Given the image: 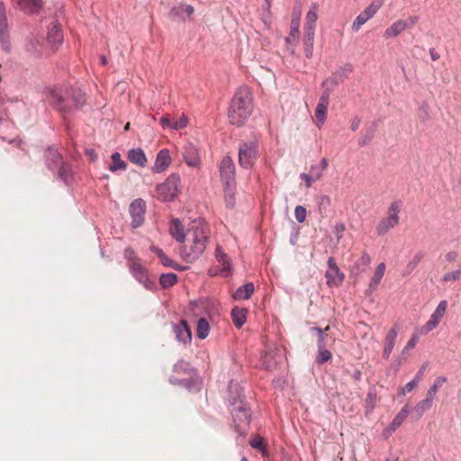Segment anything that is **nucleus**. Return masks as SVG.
<instances>
[{"label": "nucleus", "instance_id": "nucleus-50", "mask_svg": "<svg viewBox=\"0 0 461 461\" xmlns=\"http://www.w3.org/2000/svg\"><path fill=\"white\" fill-rule=\"evenodd\" d=\"M159 259H160V262L165 267H172V268H174L176 270H179V271H184L186 269V267L180 268V266L177 263H176L174 260H172L170 258H168L166 254L163 255Z\"/></svg>", "mask_w": 461, "mask_h": 461}, {"label": "nucleus", "instance_id": "nucleus-55", "mask_svg": "<svg viewBox=\"0 0 461 461\" xmlns=\"http://www.w3.org/2000/svg\"><path fill=\"white\" fill-rule=\"evenodd\" d=\"M72 100L76 107H80L85 103V95L81 91H75L72 95Z\"/></svg>", "mask_w": 461, "mask_h": 461}, {"label": "nucleus", "instance_id": "nucleus-39", "mask_svg": "<svg viewBox=\"0 0 461 461\" xmlns=\"http://www.w3.org/2000/svg\"><path fill=\"white\" fill-rule=\"evenodd\" d=\"M170 13L174 17H181L184 14H185L187 16H190L194 13V7L190 5L182 4L178 6L173 7Z\"/></svg>", "mask_w": 461, "mask_h": 461}, {"label": "nucleus", "instance_id": "nucleus-16", "mask_svg": "<svg viewBox=\"0 0 461 461\" xmlns=\"http://www.w3.org/2000/svg\"><path fill=\"white\" fill-rule=\"evenodd\" d=\"M171 163V157L167 149H161L156 157L152 171L155 173L164 172Z\"/></svg>", "mask_w": 461, "mask_h": 461}, {"label": "nucleus", "instance_id": "nucleus-49", "mask_svg": "<svg viewBox=\"0 0 461 461\" xmlns=\"http://www.w3.org/2000/svg\"><path fill=\"white\" fill-rule=\"evenodd\" d=\"M124 258L127 260V267L131 266V263H138L140 259L136 256L134 250L131 248H126L123 252Z\"/></svg>", "mask_w": 461, "mask_h": 461}, {"label": "nucleus", "instance_id": "nucleus-42", "mask_svg": "<svg viewBox=\"0 0 461 461\" xmlns=\"http://www.w3.org/2000/svg\"><path fill=\"white\" fill-rule=\"evenodd\" d=\"M447 382V377L438 376L428 390L427 395L434 399L438 390Z\"/></svg>", "mask_w": 461, "mask_h": 461}, {"label": "nucleus", "instance_id": "nucleus-52", "mask_svg": "<svg viewBox=\"0 0 461 461\" xmlns=\"http://www.w3.org/2000/svg\"><path fill=\"white\" fill-rule=\"evenodd\" d=\"M188 124V118L185 114H182L179 119L176 122H172L171 129L172 130H182L185 129Z\"/></svg>", "mask_w": 461, "mask_h": 461}, {"label": "nucleus", "instance_id": "nucleus-36", "mask_svg": "<svg viewBox=\"0 0 461 461\" xmlns=\"http://www.w3.org/2000/svg\"><path fill=\"white\" fill-rule=\"evenodd\" d=\"M385 272V264L380 263L377 267L375 268V271L374 273L373 277L371 278L369 288L371 290L376 289L377 285L380 284L384 275Z\"/></svg>", "mask_w": 461, "mask_h": 461}, {"label": "nucleus", "instance_id": "nucleus-33", "mask_svg": "<svg viewBox=\"0 0 461 461\" xmlns=\"http://www.w3.org/2000/svg\"><path fill=\"white\" fill-rule=\"evenodd\" d=\"M231 319L233 324L240 329L247 320V310L244 308L234 307L231 311Z\"/></svg>", "mask_w": 461, "mask_h": 461}, {"label": "nucleus", "instance_id": "nucleus-58", "mask_svg": "<svg viewBox=\"0 0 461 461\" xmlns=\"http://www.w3.org/2000/svg\"><path fill=\"white\" fill-rule=\"evenodd\" d=\"M300 177L305 182V185L308 188L311 187L314 182H316V179L312 175L307 173H302Z\"/></svg>", "mask_w": 461, "mask_h": 461}, {"label": "nucleus", "instance_id": "nucleus-24", "mask_svg": "<svg viewBox=\"0 0 461 461\" xmlns=\"http://www.w3.org/2000/svg\"><path fill=\"white\" fill-rule=\"evenodd\" d=\"M315 30L304 29L303 30V49L305 56L308 59L312 57L313 42H314Z\"/></svg>", "mask_w": 461, "mask_h": 461}, {"label": "nucleus", "instance_id": "nucleus-14", "mask_svg": "<svg viewBox=\"0 0 461 461\" xmlns=\"http://www.w3.org/2000/svg\"><path fill=\"white\" fill-rule=\"evenodd\" d=\"M329 99H330V89H326L323 91L319 103L316 107L315 116L316 120L319 123V127L324 124L327 117V111L329 106Z\"/></svg>", "mask_w": 461, "mask_h": 461}, {"label": "nucleus", "instance_id": "nucleus-26", "mask_svg": "<svg viewBox=\"0 0 461 461\" xmlns=\"http://www.w3.org/2000/svg\"><path fill=\"white\" fill-rule=\"evenodd\" d=\"M242 390L240 384L236 382L230 381L229 384V402L231 406L239 404L242 401Z\"/></svg>", "mask_w": 461, "mask_h": 461}, {"label": "nucleus", "instance_id": "nucleus-5", "mask_svg": "<svg viewBox=\"0 0 461 461\" xmlns=\"http://www.w3.org/2000/svg\"><path fill=\"white\" fill-rule=\"evenodd\" d=\"M179 177L176 175L169 176L165 182L156 187L158 197L162 201H172L177 194Z\"/></svg>", "mask_w": 461, "mask_h": 461}, {"label": "nucleus", "instance_id": "nucleus-23", "mask_svg": "<svg viewBox=\"0 0 461 461\" xmlns=\"http://www.w3.org/2000/svg\"><path fill=\"white\" fill-rule=\"evenodd\" d=\"M319 4L312 3L305 17L304 29L315 30L316 22L318 20Z\"/></svg>", "mask_w": 461, "mask_h": 461}, {"label": "nucleus", "instance_id": "nucleus-57", "mask_svg": "<svg viewBox=\"0 0 461 461\" xmlns=\"http://www.w3.org/2000/svg\"><path fill=\"white\" fill-rule=\"evenodd\" d=\"M323 172L324 171H322L319 166H317V165L311 166L310 175H312L316 179V181H319L322 177Z\"/></svg>", "mask_w": 461, "mask_h": 461}, {"label": "nucleus", "instance_id": "nucleus-60", "mask_svg": "<svg viewBox=\"0 0 461 461\" xmlns=\"http://www.w3.org/2000/svg\"><path fill=\"white\" fill-rule=\"evenodd\" d=\"M161 126L163 128H170L171 129V125H172V122H170V119H169V115L168 114H166V115H163L161 118H160V121H159Z\"/></svg>", "mask_w": 461, "mask_h": 461}, {"label": "nucleus", "instance_id": "nucleus-27", "mask_svg": "<svg viewBox=\"0 0 461 461\" xmlns=\"http://www.w3.org/2000/svg\"><path fill=\"white\" fill-rule=\"evenodd\" d=\"M409 414V409L407 406H404L400 412L393 418L390 425L387 427L385 431L388 434H391L392 432L395 431L404 421L406 417Z\"/></svg>", "mask_w": 461, "mask_h": 461}, {"label": "nucleus", "instance_id": "nucleus-59", "mask_svg": "<svg viewBox=\"0 0 461 461\" xmlns=\"http://www.w3.org/2000/svg\"><path fill=\"white\" fill-rule=\"evenodd\" d=\"M376 399H377L376 398V393L374 391H370L367 393L366 401V403L373 408L375 406V404Z\"/></svg>", "mask_w": 461, "mask_h": 461}, {"label": "nucleus", "instance_id": "nucleus-13", "mask_svg": "<svg viewBox=\"0 0 461 461\" xmlns=\"http://www.w3.org/2000/svg\"><path fill=\"white\" fill-rule=\"evenodd\" d=\"M221 179L223 184L236 183L235 165L230 157H224L220 164Z\"/></svg>", "mask_w": 461, "mask_h": 461}, {"label": "nucleus", "instance_id": "nucleus-6", "mask_svg": "<svg viewBox=\"0 0 461 461\" xmlns=\"http://www.w3.org/2000/svg\"><path fill=\"white\" fill-rule=\"evenodd\" d=\"M447 307V302L443 300L440 301L434 310V312L431 313L429 321L419 329V332L421 335H426L429 332L432 331L434 329H436L442 318L444 317L446 311Z\"/></svg>", "mask_w": 461, "mask_h": 461}, {"label": "nucleus", "instance_id": "nucleus-43", "mask_svg": "<svg viewBox=\"0 0 461 461\" xmlns=\"http://www.w3.org/2000/svg\"><path fill=\"white\" fill-rule=\"evenodd\" d=\"M249 444L253 448L259 450L263 454V456L267 455V450L266 448V446L264 444V438L262 437L256 436L252 438L249 441Z\"/></svg>", "mask_w": 461, "mask_h": 461}, {"label": "nucleus", "instance_id": "nucleus-32", "mask_svg": "<svg viewBox=\"0 0 461 461\" xmlns=\"http://www.w3.org/2000/svg\"><path fill=\"white\" fill-rule=\"evenodd\" d=\"M255 287L252 283H247L240 286L233 294L235 300H247L254 293Z\"/></svg>", "mask_w": 461, "mask_h": 461}, {"label": "nucleus", "instance_id": "nucleus-4", "mask_svg": "<svg viewBox=\"0 0 461 461\" xmlns=\"http://www.w3.org/2000/svg\"><path fill=\"white\" fill-rule=\"evenodd\" d=\"M230 412L236 431L241 435L245 434L251 420L249 408L243 401H240L239 404L232 406Z\"/></svg>", "mask_w": 461, "mask_h": 461}, {"label": "nucleus", "instance_id": "nucleus-63", "mask_svg": "<svg viewBox=\"0 0 461 461\" xmlns=\"http://www.w3.org/2000/svg\"><path fill=\"white\" fill-rule=\"evenodd\" d=\"M445 258L448 262H455L457 259V253L455 251H449L446 254Z\"/></svg>", "mask_w": 461, "mask_h": 461}, {"label": "nucleus", "instance_id": "nucleus-1", "mask_svg": "<svg viewBox=\"0 0 461 461\" xmlns=\"http://www.w3.org/2000/svg\"><path fill=\"white\" fill-rule=\"evenodd\" d=\"M209 240V230L203 219L191 222L186 231L185 244L181 249V256L187 262H193L204 252Z\"/></svg>", "mask_w": 461, "mask_h": 461}, {"label": "nucleus", "instance_id": "nucleus-38", "mask_svg": "<svg viewBox=\"0 0 461 461\" xmlns=\"http://www.w3.org/2000/svg\"><path fill=\"white\" fill-rule=\"evenodd\" d=\"M433 400L434 399L427 395L426 399L420 401L415 406L414 411L417 413L418 418L421 417L426 411L431 408Z\"/></svg>", "mask_w": 461, "mask_h": 461}, {"label": "nucleus", "instance_id": "nucleus-15", "mask_svg": "<svg viewBox=\"0 0 461 461\" xmlns=\"http://www.w3.org/2000/svg\"><path fill=\"white\" fill-rule=\"evenodd\" d=\"M173 330L178 342L183 343L184 345L191 343L192 332L186 321H180L179 323L174 325Z\"/></svg>", "mask_w": 461, "mask_h": 461}, {"label": "nucleus", "instance_id": "nucleus-30", "mask_svg": "<svg viewBox=\"0 0 461 461\" xmlns=\"http://www.w3.org/2000/svg\"><path fill=\"white\" fill-rule=\"evenodd\" d=\"M224 201L228 207L233 208L235 205L236 183L223 184Z\"/></svg>", "mask_w": 461, "mask_h": 461}, {"label": "nucleus", "instance_id": "nucleus-41", "mask_svg": "<svg viewBox=\"0 0 461 461\" xmlns=\"http://www.w3.org/2000/svg\"><path fill=\"white\" fill-rule=\"evenodd\" d=\"M177 282V276L174 273L162 274L159 278V284L163 288L173 286Z\"/></svg>", "mask_w": 461, "mask_h": 461}, {"label": "nucleus", "instance_id": "nucleus-62", "mask_svg": "<svg viewBox=\"0 0 461 461\" xmlns=\"http://www.w3.org/2000/svg\"><path fill=\"white\" fill-rule=\"evenodd\" d=\"M371 139H372V133L369 135L363 136L358 140V145L360 147L366 146L370 142Z\"/></svg>", "mask_w": 461, "mask_h": 461}, {"label": "nucleus", "instance_id": "nucleus-11", "mask_svg": "<svg viewBox=\"0 0 461 461\" xmlns=\"http://www.w3.org/2000/svg\"><path fill=\"white\" fill-rule=\"evenodd\" d=\"M146 203L143 199H135L130 205L132 228L140 227L144 221Z\"/></svg>", "mask_w": 461, "mask_h": 461}, {"label": "nucleus", "instance_id": "nucleus-7", "mask_svg": "<svg viewBox=\"0 0 461 461\" xmlns=\"http://www.w3.org/2000/svg\"><path fill=\"white\" fill-rule=\"evenodd\" d=\"M258 156V145L255 141L243 143L239 149V161L242 167H252Z\"/></svg>", "mask_w": 461, "mask_h": 461}, {"label": "nucleus", "instance_id": "nucleus-20", "mask_svg": "<svg viewBox=\"0 0 461 461\" xmlns=\"http://www.w3.org/2000/svg\"><path fill=\"white\" fill-rule=\"evenodd\" d=\"M408 24L405 21L399 19L393 23L389 27H387L384 32V37L385 39H393L401 35L404 31L408 29Z\"/></svg>", "mask_w": 461, "mask_h": 461}, {"label": "nucleus", "instance_id": "nucleus-9", "mask_svg": "<svg viewBox=\"0 0 461 461\" xmlns=\"http://www.w3.org/2000/svg\"><path fill=\"white\" fill-rule=\"evenodd\" d=\"M0 43L5 51L11 50L9 26L6 10L4 3L0 2Z\"/></svg>", "mask_w": 461, "mask_h": 461}, {"label": "nucleus", "instance_id": "nucleus-18", "mask_svg": "<svg viewBox=\"0 0 461 461\" xmlns=\"http://www.w3.org/2000/svg\"><path fill=\"white\" fill-rule=\"evenodd\" d=\"M300 17H301V8L299 7L297 11L294 12V17L291 22V32L290 35L286 38V43L289 45H294L298 42L299 39V28H300Z\"/></svg>", "mask_w": 461, "mask_h": 461}, {"label": "nucleus", "instance_id": "nucleus-45", "mask_svg": "<svg viewBox=\"0 0 461 461\" xmlns=\"http://www.w3.org/2000/svg\"><path fill=\"white\" fill-rule=\"evenodd\" d=\"M422 258L423 254L421 252L416 253L406 266L405 271L407 274L411 273L418 267Z\"/></svg>", "mask_w": 461, "mask_h": 461}, {"label": "nucleus", "instance_id": "nucleus-61", "mask_svg": "<svg viewBox=\"0 0 461 461\" xmlns=\"http://www.w3.org/2000/svg\"><path fill=\"white\" fill-rule=\"evenodd\" d=\"M370 262L371 258L366 253H364L358 260V263L364 267H368Z\"/></svg>", "mask_w": 461, "mask_h": 461}, {"label": "nucleus", "instance_id": "nucleus-51", "mask_svg": "<svg viewBox=\"0 0 461 461\" xmlns=\"http://www.w3.org/2000/svg\"><path fill=\"white\" fill-rule=\"evenodd\" d=\"M331 200L328 195H321L318 202V208L321 213L326 212L330 206Z\"/></svg>", "mask_w": 461, "mask_h": 461}, {"label": "nucleus", "instance_id": "nucleus-37", "mask_svg": "<svg viewBox=\"0 0 461 461\" xmlns=\"http://www.w3.org/2000/svg\"><path fill=\"white\" fill-rule=\"evenodd\" d=\"M210 332V324L205 318H201L197 321L196 335L199 339H204L208 337Z\"/></svg>", "mask_w": 461, "mask_h": 461}, {"label": "nucleus", "instance_id": "nucleus-19", "mask_svg": "<svg viewBox=\"0 0 461 461\" xmlns=\"http://www.w3.org/2000/svg\"><path fill=\"white\" fill-rule=\"evenodd\" d=\"M183 158L185 163L190 167H199L201 160L197 149L193 144L185 146Z\"/></svg>", "mask_w": 461, "mask_h": 461}, {"label": "nucleus", "instance_id": "nucleus-64", "mask_svg": "<svg viewBox=\"0 0 461 461\" xmlns=\"http://www.w3.org/2000/svg\"><path fill=\"white\" fill-rule=\"evenodd\" d=\"M360 124H361V120H360V118H358V117H355V118L351 121V130H352L353 131H356L359 128Z\"/></svg>", "mask_w": 461, "mask_h": 461}, {"label": "nucleus", "instance_id": "nucleus-8", "mask_svg": "<svg viewBox=\"0 0 461 461\" xmlns=\"http://www.w3.org/2000/svg\"><path fill=\"white\" fill-rule=\"evenodd\" d=\"M383 2L381 0L373 1L368 6L361 12L352 23V30L358 32L360 28L370 19H372L375 14L382 7Z\"/></svg>", "mask_w": 461, "mask_h": 461}, {"label": "nucleus", "instance_id": "nucleus-31", "mask_svg": "<svg viewBox=\"0 0 461 461\" xmlns=\"http://www.w3.org/2000/svg\"><path fill=\"white\" fill-rule=\"evenodd\" d=\"M47 38L48 41L53 45L61 44L63 41V35L59 26L56 23H52L49 28Z\"/></svg>", "mask_w": 461, "mask_h": 461}, {"label": "nucleus", "instance_id": "nucleus-40", "mask_svg": "<svg viewBox=\"0 0 461 461\" xmlns=\"http://www.w3.org/2000/svg\"><path fill=\"white\" fill-rule=\"evenodd\" d=\"M111 158L113 160V164H111L109 166V170L110 171L115 172L117 170H125L126 164L121 158V155L118 152L113 153Z\"/></svg>", "mask_w": 461, "mask_h": 461}, {"label": "nucleus", "instance_id": "nucleus-34", "mask_svg": "<svg viewBox=\"0 0 461 461\" xmlns=\"http://www.w3.org/2000/svg\"><path fill=\"white\" fill-rule=\"evenodd\" d=\"M174 372L178 375H186L191 377L194 372V369L191 366L189 362L179 360L174 366Z\"/></svg>", "mask_w": 461, "mask_h": 461}, {"label": "nucleus", "instance_id": "nucleus-28", "mask_svg": "<svg viewBox=\"0 0 461 461\" xmlns=\"http://www.w3.org/2000/svg\"><path fill=\"white\" fill-rule=\"evenodd\" d=\"M128 158L131 163L141 167H145L147 164L146 155L144 151L140 148L131 149L128 152Z\"/></svg>", "mask_w": 461, "mask_h": 461}, {"label": "nucleus", "instance_id": "nucleus-3", "mask_svg": "<svg viewBox=\"0 0 461 461\" xmlns=\"http://www.w3.org/2000/svg\"><path fill=\"white\" fill-rule=\"evenodd\" d=\"M402 209V202L401 200H394L390 203L386 215L380 220L376 226L378 236H384L399 225Z\"/></svg>", "mask_w": 461, "mask_h": 461}, {"label": "nucleus", "instance_id": "nucleus-21", "mask_svg": "<svg viewBox=\"0 0 461 461\" xmlns=\"http://www.w3.org/2000/svg\"><path fill=\"white\" fill-rule=\"evenodd\" d=\"M215 258L217 261L222 266L221 275L224 277L230 276L231 272V262L228 255L223 251L222 248L217 246L215 249Z\"/></svg>", "mask_w": 461, "mask_h": 461}, {"label": "nucleus", "instance_id": "nucleus-10", "mask_svg": "<svg viewBox=\"0 0 461 461\" xmlns=\"http://www.w3.org/2000/svg\"><path fill=\"white\" fill-rule=\"evenodd\" d=\"M327 285L330 287L339 286L344 280V274L339 270L336 264L334 258L330 257L328 259V269L325 274Z\"/></svg>", "mask_w": 461, "mask_h": 461}, {"label": "nucleus", "instance_id": "nucleus-35", "mask_svg": "<svg viewBox=\"0 0 461 461\" xmlns=\"http://www.w3.org/2000/svg\"><path fill=\"white\" fill-rule=\"evenodd\" d=\"M262 365L267 370L276 367L278 365V359L276 357L273 349L269 348L267 351H266L262 357Z\"/></svg>", "mask_w": 461, "mask_h": 461}, {"label": "nucleus", "instance_id": "nucleus-46", "mask_svg": "<svg viewBox=\"0 0 461 461\" xmlns=\"http://www.w3.org/2000/svg\"><path fill=\"white\" fill-rule=\"evenodd\" d=\"M59 177L68 184L71 178V168L68 165L62 163L59 170Z\"/></svg>", "mask_w": 461, "mask_h": 461}, {"label": "nucleus", "instance_id": "nucleus-17", "mask_svg": "<svg viewBox=\"0 0 461 461\" xmlns=\"http://www.w3.org/2000/svg\"><path fill=\"white\" fill-rule=\"evenodd\" d=\"M398 335V330L395 327L390 329L387 334L384 337V349H383V357L384 359H388L394 348L396 339Z\"/></svg>", "mask_w": 461, "mask_h": 461}, {"label": "nucleus", "instance_id": "nucleus-29", "mask_svg": "<svg viewBox=\"0 0 461 461\" xmlns=\"http://www.w3.org/2000/svg\"><path fill=\"white\" fill-rule=\"evenodd\" d=\"M49 99L50 103L59 112L66 113L68 111L67 105L64 104L65 100L60 91H51Z\"/></svg>", "mask_w": 461, "mask_h": 461}, {"label": "nucleus", "instance_id": "nucleus-44", "mask_svg": "<svg viewBox=\"0 0 461 461\" xmlns=\"http://www.w3.org/2000/svg\"><path fill=\"white\" fill-rule=\"evenodd\" d=\"M420 336H422V335L420 334L419 329L415 330V331L411 334L410 339L406 343L404 348L402 349V355H404L408 350L413 348L417 345V343L420 339Z\"/></svg>", "mask_w": 461, "mask_h": 461}, {"label": "nucleus", "instance_id": "nucleus-22", "mask_svg": "<svg viewBox=\"0 0 461 461\" xmlns=\"http://www.w3.org/2000/svg\"><path fill=\"white\" fill-rule=\"evenodd\" d=\"M13 2L23 11L28 14L38 12L41 6V0H13Z\"/></svg>", "mask_w": 461, "mask_h": 461}, {"label": "nucleus", "instance_id": "nucleus-48", "mask_svg": "<svg viewBox=\"0 0 461 461\" xmlns=\"http://www.w3.org/2000/svg\"><path fill=\"white\" fill-rule=\"evenodd\" d=\"M420 381V375H416L411 381H410L408 384H406L404 387L401 388L399 394L405 395L406 393H410L419 384Z\"/></svg>", "mask_w": 461, "mask_h": 461}, {"label": "nucleus", "instance_id": "nucleus-56", "mask_svg": "<svg viewBox=\"0 0 461 461\" xmlns=\"http://www.w3.org/2000/svg\"><path fill=\"white\" fill-rule=\"evenodd\" d=\"M459 278H460V271L456 270V271L446 273L442 277V281L445 283H447L450 281H456Z\"/></svg>", "mask_w": 461, "mask_h": 461}, {"label": "nucleus", "instance_id": "nucleus-12", "mask_svg": "<svg viewBox=\"0 0 461 461\" xmlns=\"http://www.w3.org/2000/svg\"><path fill=\"white\" fill-rule=\"evenodd\" d=\"M129 269L136 280L143 285L145 288L151 289L153 287V283L149 280L147 269L141 264V261L138 263H131Z\"/></svg>", "mask_w": 461, "mask_h": 461}, {"label": "nucleus", "instance_id": "nucleus-2", "mask_svg": "<svg viewBox=\"0 0 461 461\" xmlns=\"http://www.w3.org/2000/svg\"><path fill=\"white\" fill-rule=\"evenodd\" d=\"M253 110V97L247 86L240 87L231 99L228 118L230 123L237 127L242 126L250 117Z\"/></svg>", "mask_w": 461, "mask_h": 461}, {"label": "nucleus", "instance_id": "nucleus-47", "mask_svg": "<svg viewBox=\"0 0 461 461\" xmlns=\"http://www.w3.org/2000/svg\"><path fill=\"white\" fill-rule=\"evenodd\" d=\"M331 353L325 348H318V355L316 357V362L319 364H324L331 359Z\"/></svg>", "mask_w": 461, "mask_h": 461}, {"label": "nucleus", "instance_id": "nucleus-25", "mask_svg": "<svg viewBox=\"0 0 461 461\" xmlns=\"http://www.w3.org/2000/svg\"><path fill=\"white\" fill-rule=\"evenodd\" d=\"M169 232L178 242H185L186 232L184 231L182 224L178 219H173L170 222Z\"/></svg>", "mask_w": 461, "mask_h": 461}, {"label": "nucleus", "instance_id": "nucleus-54", "mask_svg": "<svg viewBox=\"0 0 461 461\" xmlns=\"http://www.w3.org/2000/svg\"><path fill=\"white\" fill-rule=\"evenodd\" d=\"M306 209L302 205H297L294 209V216L298 222L303 223L306 219Z\"/></svg>", "mask_w": 461, "mask_h": 461}, {"label": "nucleus", "instance_id": "nucleus-53", "mask_svg": "<svg viewBox=\"0 0 461 461\" xmlns=\"http://www.w3.org/2000/svg\"><path fill=\"white\" fill-rule=\"evenodd\" d=\"M312 330L315 331L317 334V346L318 348H325V338L324 330L320 327H313Z\"/></svg>", "mask_w": 461, "mask_h": 461}]
</instances>
